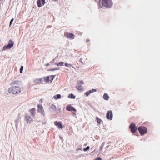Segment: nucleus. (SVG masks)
<instances>
[{
	"label": "nucleus",
	"mask_w": 160,
	"mask_h": 160,
	"mask_svg": "<svg viewBox=\"0 0 160 160\" xmlns=\"http://www.w3.org/2000/svg\"><path fill=\"white\" fill-rule=\"evenodd\" d=\"M25 119L28 123H31L32 121V119L31 117L28 114H26L25 115Z\"/></svg>",
	"instance_id": "obj_7"
},
{
	"label": "nucleus",
	"mask_w": 160,
	"mask_h": 160,
	"mask_svg": "<svg viewBox=\"0 0 160 160\" xmlns=\"http://www.w3.org/2000/svg\"><path fill=\"white\" fill-rule=\"evenodd\" d=\"M138 131L141 135H143L147 132V128L144 126H141L138 128Z\"/></svg>",
	"instance_id": "obj_3"
},
{
	"label": "nucleus",
	"mask_w": 160,
	"mask_h": 160,
	"mask_svg": "<svg viewBox=\"0 0 160 160\" xmlns=\"http://www.w3.org/2000/svg\"><path fill=\"white\" fill-rule=\"evenodd\" d=\"M113 158V157H112L110 158V159L111 160L112 158Z\"/></svg>",
	"instance_id": "obj_37"
},
{
	"label": "nucleus",
	"mask_w": 160,
	"mask_h": 160,
	"mask_svg": "<svg viewBox=\"0 0 160 160\" xmlns=\"http://www.w3.org/2000/svg\"><path fill=\"white\" fill-rule=\"evenodd\" d=\"M95 160H102V159L100 157L97 158Z\"/></svg>",
	"instance_id": "obj_31"
},
{
	"label": "nucleus",
	"mask_w": 160,
	"mask_h": 160,
	"mask_svg": "<svg viewBox=\"0 0 160 160\" xmlns=\"http://www.w3.org/2000/svg\"><path fill=\"white\" fill-rule=\"evenodd\" d=\"M97 90L95 89H92L91 90H90L89 91H87L85 93L86 96L87 97L91 93L96 92Z\"/></svg>",
	"instance_id": "obj_15"
},
{
	"label": "nucleus",
	"mask_w": 160,
	"mask_h": 160,
	"mask_svg": "<svg viewBox=\"0 0 160 160\" xmlns=\"http://www.w3.org/2000/svg\"><path fill=\"white\" fill-rule=\"evenodd\" d=\"M89 41H90V40L89 39H87L86 40V42H89Z\"/></svg>",
	"instance_id": "obj_34"
},
{
	"label": "nucleus",
	"mask_w": 160,
	"mask_h": 160,
	"mask_svg": "<svg viewBox=\"0 0 160 160\" xmlns=\"http://www.w3.org/2000/svg\"><path fill=\"white\" fill-rule=\"evenodd\" d=\"M87 59V58L85 55L83 56L80 58V62L83 63L85 62L86 60Z\"/></svg>",
	"instance_id": "obj_17"
},
{
	"label": "nucleus",
	"mask_w": 160,
	"mask_h": 160,
	"mask_svg": "<svg viewBox=\"0 0 160 160\" xmlns=\"http://www.w3.org/2000/svg\"><path fill=\"white\" fill-rule=\"evenodd\" d=\"M54 78V76L53 75L49 76L47 77L45 79L46 82H51Z\"/></svg>",
	"instance_id": "obj_12"
},
{
	"label": "nucleus",
	"mask_w": 160,
	"mask_h": 160,
	"mask_svg": "<svg viewBox=\"0 0 160 160\" xmlns=\"http://www.w3.org/2000/svg\"><path fill=\"white\" fill-rule=\"evenodd\" d=\"M58 70V69L57 68H54V69H51V70H50L52 71H54V70Z\"/></svg>",
	"instance_id": "obj_32"
},
{
	"label": "nucleus",
	"mask_w": 160,
	"mask_h": 160,
	"mask_svg": "<svg viewBox=\"0 0 160 160\" xmlns=\"http://www.w3.org/2000/svg\"><path fill=\"white\" fill-rule=\"evenodd\" d=\"M45 3V0H38L37 4L38 7H40L43 5Z\"/></svg>",
	"instance_id": "obj_11"
},
{
	"label": "nucleus",
	"mask_w": 160,
	"mask_h": 160,
	"mask_svg": "<svg viewBox=\"0 0 160 160\" xmlns=\"http://www.w3.org/2000/svg\"><path fill=\"white\" fill-rule=\"evenodd\" d=\"M99 4L101 8H109L112 6L113 3L111 0H100L99 1Z\"/></svg>",
	"instance_id": "obj_1"
},
{
	"label": "nucleus",
	"mask_w": 160,
	"mask_h": 160,
	"mask_svg": "<svg viewBox=\"0 0 160 160\" xmlns=\"http://www.w3.org/2000/svg\"><path fill=\"white\" fill-rule=\"evenodd\" d=\"M129 128L131 130V132L132 133L135 132L136 130L138 128L137 127H136L135 124L134 123H132L130 125Z\"/></svg>",
	"instance_id": "obj_9"
},
{
	"label": "nucleus",
	"mask_w": 160,
	"mask_h": 160,
	"mask_svg": "<svg viewBox=\"0 0 160 160\" xmlns=\"http://www.w3.org/2000/svg\"><path fill=\"white\" fill-rule=\"evenodd\" d=\"M21 91L20 88L18 86H12L8 90V92L12 94H18L20 93Z\"/></svg>",
	"instance_id": "obj_2"
},
{
	"label": "nucleus",
	"mask_w": 160,
	"mask_h": 160,
	"mask_svg": "<svg viewBox=\"0 0 160 160\" xmlns=\"http://www.w3.org/2000/svg\"><path fill=\"white\" fill-rule=\"evenodd\" d=\"M14 20V19L13 18H12L10 22V25H9V27H11V25H12V23L13 21Z\"/></svg>",
	"instance_id": "obj_30"
},
{
	"label": "nucleus",
	"mask_w": 160,
	"mask_h": 160,
	"mask_svg": "<svg viewBox=\"0 0 160 160\" xmlns=\"http://www.w3.org/2000/svg\"><path fill=\"white\" fill-rule=\"evenodd\" d=\"M96 119L97 120V122L98 124H100L101 122L102 121V120L98 118V117H96Z\"/></svg>",
	"instance_id": "obj_25"
},
{
	"label": "nucleus",
	"mask_w": 160,
	"mask_h": 160,
	"mask_svg": "<svg viewBox=\"0 0 160 160\" xmlns=\"http://www.w3.org/2000/svg\"><path fill=\"white\" fill-rule=\"evenodd\" d=\"M78 84H82L83 85L84 84V82L83 81L80 80L78 81Z\"/></svg>",
	"instance_id": "obj_27"
},
{
	"label": "nucleus",
	"mask_w": 160,
	"mask_h": 160,
	"mask_svg": "<svg viewBox=\"0 0 160 160\" xmlns=\"http://www.w3.org/2000/svg\"><path fill=\"white\" fill-rule=\"evenodd\" d=\"M54 124L59 129H62L63 128V127L61 122L55 121L54 122Z\"/></svg>",
	"instance_id": "obj_10"
},
{
	"label": "nucleus",
	"mask_w": 160,
	"mask_h": 160,
	"mask_svg": "<svg viewBox=\"0 0 160 160\" xmlns=\"http://www.w3.org/2000/svg\"><path fill=\"white\" fill-rule=\"evenodd\" d=\"M36 109L34 108H32L29 110V111L30 112L31 115L32 117H34L35 115Z\"/></svg>",
	"instance_id": "obj_13"
},
{
	"label": "nucleus",
	"mask_w": 160,
	"mask_h": 160,
	"mask_svg": "<svg viewBox=\"0 0 160 160\" xmlns=\"http://www.w3.org/2000/svg\"><path fill=\"white\" fill-rule=\"evenodd\" d=\"M37 107L38 112H40L42 115L44 116L45 114V112L42 105L41 104H38L37 105Z\"/></svg>",
	"instance_id": "obj_5"
},
{
	"label": "nucleus",
	"mask_w": 160,
	"mask_h": 160,
	"mask_svg": "<svg viewBox=\"0 0 160 160\" xmlns=\"http://www.w3.org/2000/svg\"><path fill=\"white\" fill-rule=\"evenodd\" d=\"M106 118L108 120H112V118L113 115L112 113L111 110L108 111L106 114Z\"/></svg>",
	"instance_id": "obj_8"
},
{
	"label": "nucleus",
	"mask_w": 160,
	"mask_h": 160,
	"mask_svg": "<svg viewBox=\"0 0 160 160\" xmlns=\"http://www.w3.org/2000/svg\"><path fill=\"white\" fill-rule=\"evenodd\" d=\"M64 63L63 62H61L59 63H56L55 65H57V66H63Z\"/></svg>",
	"instance_id": "obj_22"
},
{
	"label": "nucleus",
	"mask_w": 160,
	"mask_h": 160,
	"mask_svg": "<svg viewBox=\"0 0 160 160\" xmlns=\"http://www.w3.org/2000/svg\"><path fill=\"white\" fill-rule=\"evenodd\" d=\"M103 98L105 100H108L109 99V97L107 94L105 93L103 96Z\"/></svg>",
	"instance_id": "obj_20"
},
{
	"label": "nucleus",
	"mask_w": 160,
	"mask_h": 160,
	"mask_svg": "<svg viewBox=\"0 0 160 160\" xmlns=\"http://www.w3.org/2000/svg\"><path fill=\"white\" fill-rule=\"evenodd\" d=\"M23 69V66H22L21 67V68L20 69V73H22V71Z\"/></svg>",
	"instance_id": "obj_28"
},
{
	"label": "nucleus",
	"mask_w": 160,
	"mask_h": 160,
	"mask_svg": "<svg viewBox=\"0 0 160 160\" xmlns=\"http://www.w3.org/2000/svg\"><path fill=\"white\" fill-rule=\"evenodd\" d=\"M42 81L43 78H42L36 79L35 80V82L37 83L40 84L42 83Z\"/></svg>",
	"instance_id": "obj_18"
},
{
	"label": "nucleus",
	"mask_w": 160,
	"mask_h": 160,
	"mask_svg": "<svg viewBox=\"0 0 160 160\" xmlns=\"http://www.w3.org/2000/svg\"><path fill=\"white\" fill-rule=\"evenodd\" d=\"M39 102L40 103H42L43 102V100L42 99H41L39 100Z\"/></svg>",
	"instance_id": "obj_33"
},
{
	"label": "nucleus",
	"mask_w": 160,
	"mask_h": 160,
	"mask_svg": "<svg viewBox=\"0 0 160 160\" xmlns=\"http://www.w3.org/2000/svg\"><path fill=\"white\" fill-rule=\"evenodd\" d=\"M90 148V147L89 146H87L86 148L84 149V151H86L88 150Z\"/></svg>",
	"instance_id": "obj_29"
},
{
	"label": "nucleus",
	"mask_w": 160,
	"mask_h": 160,
	"mask_svg": "<svg viewBox=\"0 0 160 160\" xmlns=\"http://www.w3.org/2000/svg\"><path fill=\"white\" fill-rule=\"evenodd\" d=\"M66 110L69 111H76V110L73 107L68 106L66 108Z\"/></svg>",
	"instance_id": "obj_16"
},
{
	"label": "nucleus",
	"mask_w": 160,
	"mask_h": 160,
	"mask_svg": "<svg viewBox=\"0 0 160 160\" xmlns=\"http://www.w3.org/2000/svg\"><path fill=\"white\" fill-rule=\"evenodd\" d=\"M76 88L77 90L78 91H82L83 90L82 87L81 85H77L76 86Z\"/></svg>",
	"instance_id": "obj_19"
},
{
	"label": "nucleus",
	"mask_w": 160,
	"mask_h": 160,
	"mask_svg": "<svg viewBox=\"0 0 160 160\" xmlns=\"http://www.w3.org/2000/svg\"><path fill=\"white\" fill-rule=\"evenodd\" d=\"M65 66L66 67H72V65L71 64H68L66 63H65Z\"/></svg>",
	"instance_id": "obj_26"
},
{
	"label": "nucleus",
	"mask_w": 160,
	"mask_h": 160,
	"mask_svg": "<svg viewBox=\"0 0 160 160\" xmlns=\"http://www.w3.org/2000/svg\"><path fill=\"white\" fill-rule=\"evenodd\" d=\"M97 90L95 89H92L91 90H90L89 91H87L85 93L86 96L87 97L91 93L96 92Z\"/></svg>",
	"instance_id": "obj_14"
},
{
	"label": "nucleus",
	"mask_w": 160,
	"mask_h": 160,
	"mask_svg": "<svg viewBox=\"0 0 160 160\" xmlns=\"http://www.w3.org/2000/svg\"><path fill=\"white\" fill-rule=\"evenodd\" d=\"M13 45L14 42L11 40H9L8 44L3 47V49L6 50L7 49H10L13 46Z\"/></svg>",
	"instance_id": "obj_4"
},
{
	"label": "nucleus",
	"mask_w": 160,
	"mask_h": 160,
	"mask_svg": "<svg viewBox=\"0 0 160 160\" xmlns=\"http://www.w3.org/2000/svg\"><path fill=\"white\" fill-rule=\"evenodd\" d=\"M69 98L72 99H74L75 98V96L72 94H69L68 96Z\"/></svg>",
	"instance_id": "obj_24"
},
{
	"label": "nucleus",
	"mask_w": 160,
	"mask_h": 160,
	"mask_svg": "<svg viewBox=\"0 0 160 160\" xmlns=\"http://www.w3.org/2000/svg\"><path fill=\"white\" fill-rule=\"evenodd\" d=\"M18 81H13L11 83V85L12 86H14V85H15V84L18 85Z\"/></svg>",
	"instance_id": "obj_23"
},
{
	"label": "nucleus",
	"mask_w": 160,
	"mask_h": 160,
	"mask_svg": "<svg viewBox=\"0 0 160 160\" xmlns=\"http://www.w3.org/2000/svg\"><path fill=\"white\" fill-rule=\"evenodd\" d=\"M45 65L46 66H48L49 65V63H48L46 64Z\"/></svg>",
	"instance_id": "obj_35"
},
{
	"label": "nucleus",
	"mask_w": 160,
	"mask_h": 160,
	"mask_svg": "<svg viewBox=\"0 0 160 160\" xmlns=\"http://www.w3.org/2000/svg\"><path fill=\"white\" fill-rule=\"evenodd\" d=\"M61 95L60 94H58L54 96L53 98L55 100H57L58 99H60L61 98Z\"/></svg>",
	"instance_id": "obj_21"
},
{
	"label": "nucleus",
	"mask_w": 160,
	"mask_h": 160,
	"mask_svg": "<svg viewBox=\"0 0 160 160\" xmlns=\"http://www.w3.org/2000/svg\"><path fill=\"white\" fill-rule=\"evenodd\" d=\"M64 36L68 39H73L75 38V35L73 34L70 32H65L64 33Z\"/></svg>",
	"instance_id": "obj_6"
},
{
	"label": "nucleus",
	"mask_w": 160,
	"mask_h": 160,
	"mask_svg": "<svg viewBox=\"0 0 160 160\" xmlns=\"http://www.w3.org/2000/svg\"><path fill=\"white\" fill-rule=\"evenodd\" d=\"M52 107H53V108L54 107V108H56V107L55 106V105H52Z\"/></svg>",
	"instance_id": "obj_36"
}]
</instances>
